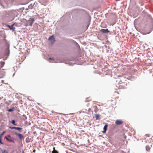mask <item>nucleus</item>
Wrapping results in <instances>:
<instances>
[{"label":"nucleus","mask_w":153,"mask_h":153,"mask_svg":"<svg viewBox=\"0 0 153 153\" xmlns=\"http://www.w3.org/2000/svg\"><path fill=\"white\" fill-rule=\"evenodd\" d=\"M49 59H53L52 58H49Z\"/></svg>","instance_id":"obj_23"},{"label":"nucleus","mask_w":153,"mask_h":153,"mask_svg":"<svg viewBox=\"0 0 153 153\" xmlns=\"http://www.w3.org/2000/svg\"><path fill=\"white\" fill-rule=\"evenodd\" d=\"M1 138H2V137H1V136H0V143L2 144H3V143L1 141Z\"/></svg>","instance_id":"obj_18"},{"label":"nucleus","mask_w":153,"mask_h":153,"mask_svg":"<svg viewBox=\"0 0 153 153\" xmlns=\"http://www.w3.org/2000/svg\"><path fill=\"white\" fill-rule=\"evenodd\" d=\"M55 147H53V151L52 152V153H59L55 149Z\"/></svg>","instance_id":"obj_11"},{"label":"nucleus","mask_w":153,"mask_h":153,"mask_svg":"<svg viewBox=\"0 0 153 153\" xmlns=\"http://www.w3.org/2000/svg\"><path fill=\"white\" fill-rule=\"evenodd\" d=\"M91 99H89V100H86L85 101V102H89V101H91Z\"/></svg>","instance_id":"obj_20"},{"label":"nucleus","mask_w":153,"mask_h":153,"mask_svg":"<svg viewBox=\"0 0 153 153\" xmlns=\"http://www.w3.org/2000/svg\"><path fill=\"white\" fill-rule=\"evenodd\" d=\"M34 21V18H30L27 22L29 24L30 26H31Z\"/></svg>","instance_id":"obj_1"},{"label":"nucleus","mask_w":153,"mask_h":153,"mask_svg":"<svg viewBox=\"0 0 153 153\" xmlns=\"http://www.w3.org/2000/svg\"><path fill=\"white\" fill-rule=\"evenodd\" d=\"M33 152L35 153V152H36V150H35V149L33 150Z\"/></svg>","instance_id":"obj_22"},{"label":"nucleus","mask_w":153,"mask_h":153,"mask_svg":"<svg viewBox=\"0 0 153 153\" xmlns=\"http://www.w3.org/2000/svg\"><path fill=\"white\" fill-rule=\"evenodd\" d=\"M28 25H29V24L27 22V23L25 24V26H26V27H27V26Z\"/></svg>","instance_id":"obj_21"},{"label":"nucleus","mask_w":153,"mask_h":153,"mask_svg":"<svg viewBox=\"0 0 153 153\" xmlns=\"http://www.w3.org/2000/svg\"><path fill=\"white\" fill-rule=\"evenodd\" d=\"M95 117L96 118V120L99 119L100 118V115L99 114H95Z\"/></svg>","instance_id":"obj_10"},{"label":"nucleus","mask_w":153,"mask_h":153,"mask_svg":"<svg viewBox=\"0 0 153 153\" xmlns=\"http://www.w3.org/2000/svg\"><path fill=\"white\" fill-rule=\"evenodd\" d=\"M8 137H10V136L9 135H7V136H5V138L7 140L11 142H14L13 140L12 139L9 138Z\"/></svg>","instance_id":"obj_4"},{"label":"nucleus","mask_w":153,"mask_h":153,"mask_svg":"<svg viewBox=\"0 0 153 153\" xmlns=\"http://www.w3.org/2000/svg\"><path fill=\"white\" fill-rule=\"evenodd\" d=\"M2 153H8V152L5 150H2Z\"/></svg>","instance_id":"obj_15"},{"label":"nucleus","mask_w":153,"mask_h":153,"mask_svg":"<svg viewBox=\"0 0 153 153\" xmlns=\"http://www.w3.org/2000/svg\"><path fill=\"white\" fill-rule=\"evenodd\" d=\"M9 128L11 129H14L18 130L20 131L22 129V128H20V127H11L10 126V127H9Z\"/></svg>","instance_id":"obj_6"},{"label":"nucleus","mask_w":153,"mask_h":153,"mask_svg":"<svg viewBox=\"0 0 153 153\" xmlns=\"http://www.w3.org/2000/svg\"><path fill=\"white\" fill-rule=\"evenodd\" d=\"M15 134L18 136L19 138L22 140V139H24V136L23 135L21 134L17 133L16 132H15Z\"/></svg>","instance_id":"obj_3"},{"label":"nucleus","mask_w":153,"mask_h":153,"mask_svg":"<svg viewBox=\"0 0 153 153\" xmlns=\"http://www.w3.org/2000/svg\"><path fill=\"white\" fill-rule=\"evenodd\" d=\"M108 126V125L107 124H106L104 126L103 128V131H102L103 133H105L106 132L107 128Z\"/></svg>","instance_id":"obj_8"},{"label":"nucleus","mask_w":153,"mask_h":153,"mask_svg":"<svg viewBox=\"0 0 153 153\" xmlns=\"http://www.w3.org/2000/svg\"><path fill=\"white\" fill-rule=\"evenodd\" d=\"M48 39L52 43H53L55 41L53 35L50 36Z\"/></svg>","instance_id":"obj_5"},{"label":"nucleus","mask_w":153,"mask_h":153,"mask_svg":"<svg viewBox=\"0 0 153 153\" xmlns=\"http://www.w3.org/2000/svg\"><path fill=\"white\" fill-rule=\"evenodd\" d=\"M145 136L146 137H149L150 136V134H146L145 135Z\"/></svg>","instance_id":"obj_19"},{"label":"nucleus","mask_w":153,"mask_h":153,"mask_svg":"<svg viewBox=\"0 0 153 153\" xmlns=\"http://www.w3.org/2000/svg\"><path fill=\"white\" fill-rule=\"evenodd\" d=\"M14 24L12 25L11 26L8 25V27L10 28V29L12 30L13 31H14L15 28L14 27Z\"/></svg>","instance_id":"obj_9"},{"label":"nucleus","mask_w":153,"mask_h":153,"mask_svg":"<svg viewBox=\"0 0 153 153\" xmlns=\"http://www.w3.org/2000/svg\"><path fill=\"white\" fill-rule=\"evenodd\" d=\"M100 31L102 32L103 33H108L109 32V31L108 30V29H101Z\"/></svg>","instance_id":"obj_7"},{"label":"nucleus","mask_w":153,"mask_h":153,"mask_svg":"<svg viewBox=\"0 0 153 153\" xmlns=\"http://www.w3.org/2000/svg\"><path fill=\"white\" fill-rule=\"evenodd\" d=\"M123 123V121L121 120H117L115 122V124L117 125H120Z\"/></svg>","instance_id":"obj_2"},{"label":"nucleus","mask_w":153,"mask_h":153,"mask_svg":"<svg viewBox=\"0 0 153 153\" xmlns=\"http://www.w3.org/2000/svg\"><path fill=\"white\" fill-rule=\"evenodd\" d=\"M5 133V131H4L1 134H0V136H1V137H2L3 136V135Z\"/></svg>","instance_id":"obj_14"},{"label":"nucleus","mask_w":153,"mask_h":153,"mask_svg":"<svg viewBox=\"0 0 153 153\" xmlns=\"http://www.w3.org/2000/svg\"><path fill=\"white\" fill-rule=\"evenodd\" d=\"M14 111V109L13 108H11V109H9L8 110V111H9V112H11V111Z\"/></svg>","instance_id":"obj_16"},{"label":"nucleus","mask_w":153,"mask_h":153,"mask_svg":"<svg viewBox=\"0 0 153 153\" xmlns=\"http://www.w3.org/2000/svg\"><path fill=\"white\" fill-rule=\"evenodd\" d=\"M11 123L13 124L14 125H16V124H15V121L14 120H13L12 121V122Z\"/></svg>","instance_id":"obj_13"},{"label":"nucleus","mask_w":153,"mask_h":153,"mask_svg":"<svg viewBox=\"0 0 153 153\" xmlns=\"http://www.w3.org/2000/svg\"><path fill=\"white\" fill-rule=\"evenodd\" d=\"M88 99H90V98H87V99H86V100H87Z\"/></svg>","instance_id":"obj_24"},{"label":"nucleus","mask_w":153,"mask_h":153,"mask_svg":"<svg viewBox=\"0 0 153 153\" xmlns=\"http://www.w3.org/2000/svg\"><path fill=\"white\" fill-rule=\"evenodd\" d=\"M119 87L120 88H125V87L124 86H123V87H122L121 85H120L119 86Z\"/></svg>","instance_id":"obj_17"},{"label":"nucleus","mask_w":153,"mask_h":153,"mask_svg":"<svg viewBox=\"0 0 153 153\" xmlns=\"http://www.w3.org/2000/svg\"><path fill=\"white\" fill-rule=\"evenodd\" d=\"M146 151H148L150 150V148L149 146H147L146 147Z\"/></svg>","instance_id":"obj_12"}]
</instances>
